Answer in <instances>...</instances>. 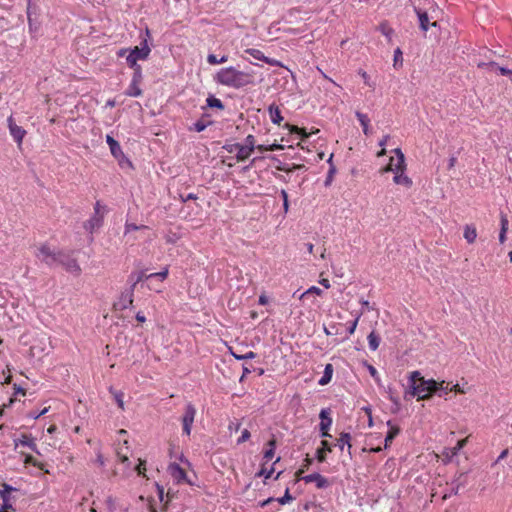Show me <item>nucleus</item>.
<instances>
[{"label":"nucleus","mask_w":512,"mask_h":512,"mask_svg":"<svg viewBox=\"0 0 512 512\" xmlns=\"http://www.w3.org/2000/svg\"><path fill=\"white\" fill-rule=\"evenodd\" d=\"M258 303L259 305H267L269 303V298L263 293L259 296Z\"/></svg>","instance_id":"6e6d98bb"},{"label":"nucleus","mask_w":512,"mask_h":512,"mask_svg":"<svg viewBox=\"0 0 512 512\" xmlns=\"http://www.w3.org/2000/svg\"><path fill=\"white\" fill-rule=\"evenodd\" d=\"M206 105L208 107L218 108L220 110L224 109L223 102L220 99H218V98H216L214 96H210L209 98L206 99Z\"/></svg>","instance_id":"c9c22d12"},{"label":"nucleus","mask_w":512,"mask_h":512,"mask_svg":"<svg viewBox=\"0 0 512 512\" xmlns=\"http://www.w3.org/2000/svg\"><path fill=\"white\" fill-rule=\"evenodd\" d=\"M281 196H282V199H283V208H284V211L286 213L288 211V208H289L288 194H287L286 190H281Z\"/></svg>","instance_id":"8fccbe9b"},{"label":"nucleus","mask_w":512,"mask_h":512,"mask_svg":"<svg viewBox=\"0 0 512 512\" xmlns=\"http://www.w3.org/2000/svg\"><path fill=\"white\" fill-rule=\"evenodd\" d=\"M309 294H315L317 296H321L323 294L322 290L317 286H311L308 288L301 296V299L305 298Z\"/></svg>","instance_id":"79ce46f5"},{"label":"nucleus","mask_w":512,"mask_h":512,"mask_svg":"<svg viewBox=\"0 0 512 512\" xmlns=\"http://www.w3.org/2000/svg\"><path fill=\"white\" fill-rule=\"evenodd\" d=\"M333 446L328 443L326 440L321 441V446L316 450V459L318 462L322 463L326 459V453L331 452Z\"/></svg>","instance_id":"412c9836"},{"label":"nucleus","mask_w":512,"mask_h":512,"mask_svg":"<svg viewBox=\"0 0 512 512\" xmlns=\"http://www.w3.org/2000/svg\"><path fill=\"white\" fill-rule=\"evenodd\" d=\"M243 146H245V148H249V152H250V154H252L256 147V140H255L254 135L249 134L246 137L245 144H243Z\"/></svg>","instance_id":"4c0bfd02"},{"label":"nucleus","mask_w":512,"mask_h":512,"mask_svg":"<svg viewBox=\"0 0 512 512\" xmlns=\"http://www.w3.org/2000/svg\"><path fill=\"white\" fill-rule=\"evenodd\" d=\"M463 237L468 244H473L477 237L475 226L472 224L465 225Z\"/></svg>","instance_id":"cd10ccee"},{"label":"nucleus","mask_w":512,"mask_h":512,"mask_svg":"<svg viewBox=\"0 0 512 512\" xmlns=\"http://www.w3.org/2000/svg\"><path fill=\"white\" fill-rule=\"evenodd\" d=\"M319 283L326 289H329L331 287V283L329 282V280L327 278H321L319 280Z\"/></svg>","instance_id":"bf43d9fd"},{"label":"nucleus","mask_w":512,"mask_h":512,"mask_svg":"<svg viewBox=\"0 0 512 512\" xmlns=\"http://www.w3.org/2000/svg\"><path fill=\"white\" fill-rule=\"evenodd\" d=\"M379 32L388 39V42L392 41L393 35H394V29L389 26L388 21H382L378 25Z\"/></svg>","instance_id":"7c9ffc66"},{"label":"nucleus","mask_w":512,"mask_h":512,"mask_svg":"<svg viewBox=\"0 0 512 512\" xmlns=\"http://www.w3.org/2000/svg\"><path fill=\"white\" fill-rule=\"evenodd\" d=\"M109 393L112 394L116 405L120 410L125 411V402H124V392H121V390H115L114 388H109Z\"/></svg>","instance_id":"c756f323"},{"label":"nucleus","mask_w":512,"mask_h":512,"mask_svg":"<svg viewBox=\"0 0 512 512\" xmlns=\"http://www.w3.org/2000/svg\"><path fill=\"white\" fill-rule=\"evenodd\" d=\"M388 139H389V134L383 135L382 138L379 140L378 145L380 147L384 148Z\"/></svg>","instance_id":"13d9d810"},{"label":"nucleus","mask_w":512,"mask_h":512,"mask_svg":"<svg viewBox=\"0 0 512 512\" xmlns=\"http://www.w3.org/2000/svg\"><path fill=\"white\" fill-rule=\"evenodd\" d=\"M36 256L38 259H40L45 264H47L49 266H53V265L57 264L58 259L60 257H64V252L55 251L47 244H43L38 248Z\"/></svg>","instance_id":"423d86ee"},{"label":"nucleus","mask_w":512,"mask_h":512,"mask_svg":"<svg viewBox=\"0 0 512 512\" xmlns=\"http://www.w3.org/2000/svg\"><path fill=\"white\" fill-rule=\"evenodd\" d=\"M106 142L110 148V152L113 157L118 158L120 155L123 154V151L121 150V145L111 135H106Z\"/></svg>","instance_id":"393cba45"},{"label":"nucleus","mask_w":512,"mask_h":512,"mask_svg":"<svg viewBox=\"0 0 512 512\" xmlns=\"http://www.w3.org/2000/svg\"><path fill=\"white\" fill-rule=\"evenodd\" d=\"M292 500H293V497L290 495V493H289V489H286L284 496H283V497H281V498H278V499H277V502H278L280 505H285V504H287V503L291 502ZM274 501H276V499H274V498H268V499H266V500H264V501L260 502V503H259V506H260V507H265V506H267L268 504H271V503H272V502H274Z\"/></svg>","instance_id":"a878e982"},{"label":"nucleus","mask_w":512,"mask_h":512,"mask_svg":"<svg viewBox=\"0 0 512 512\" xmlns=\"http://www.w3.org/2000/svg\"><path fill=\"white\" fill-rule=\"evenodd\" d=\"M402 62V50L398 47L394 52V67H397L398 65L402 66Z\"/></svg>","instance_id":"37998d69"},{"label":"nucleus","mask_w":512,"mask_h":512,"mask_svg":"<svg viewBox=\"0 0 512 512\" xmlns=\"http://www.w3.org/2000/svg\"><path fill=\"white\" fill-rule=\"evenodd\" d=\"M250 437H251L250 431L248 429H244L242 431L241 437L238 439V444H242V443L248 441L250 439Z\"/></svg>","instance_id":"de8ad7c7"},{"label":"nucleus","mask_w":512,"mask_h":512,"mask_svg":"<svg viewBox=\"0 0 512 512\" xmlns=\"http://www.w3.org/2000/svg\"><path fill=\"white\" fill-rule=\"evenodd\" d=\"M393 153L395 154V156L391 157L390 160H388V163L380 169L381 173L392 172L393 174H396L400 171L407 169L405 156L402 153L401 149L396 148L393 150Z\"/></svg>","instance_id":"39448f33"},{"label":"nucleus","mask_w":512,"mask_h":512,"mask_svg":"<svg viewBox=\"0 0 512 512\" xmlns=\"http://www.w3.org/2000/svg\"><path fill=\"white\" fill-rule=\"evenodd\" d=\"M509 230V220L505 214L500 215V232H499V243L503 245L506 241V233Z\"/></svg>","instance_id":"b1692460"},{"label":"nucleus","mask_w":512,"mask_h":512,"mask_svg":"<svg viewBox=\"0 0 512 512\" xmlns=\"http://www.w3.org/2000/svg\"><path fill=\"white\" fill-rule=\"evenodd\" d=\"M255 149L257 151H259L260 153H263V152L269 151V145L268 146L262 145V144L256 145Z\"/></svg>","instance_id":"680f3d73"},{"label":"nucleus","mask_w":512,"mask_h":512,"mask_svg":"<svg viewBox=\"0 0 512 512\" xmlns=\"http://www.w3.org/2000/svg\"><path fill=\"white\" fill-rule=\"evenodd\" d=\"M415 14L418 15L421 29L426 32L430 27L437 26V19L440 11L437 4L433 0L428 1V8L423 9L420 7L414 8Z\"/></svg>","instance_id":"7ed1b4c3"},{"label":"nucleus","mask_w":512,"mask_h":512,"mask_svg":"<svg viewBox=\"0 0 512 512\" xmlns=\"http://www.w3.org/2000/svg\"><path fill=\"white\" fill-rule=\"evenodd\" d=\"M14 442H15V447H18L19 445H21V446L31 449L32 451H37V445L35 443V440L32 437H30L29 435L22 434L21 437L19 439L15 440Z\"/></svg>","instance_id":"4be33fe9"},{"label":"nucleus","mask_w":512,"mask_h":512,"mask_svg":"<svg viewBox=\"0 0 512 512\" xmlns=\"http://www.w3.org/2000/svg\"><path fill=\"white\" fill-rule=\"evenodd\" d=\"M369 348L372 351H376L379 347L380 337L376 335V332H371L368 337Z\"/></svg>","instance_id":"72a5a7b5"},{"label":"nucleus","mask_w":512,"mask_h":512,"mask_svg":"<svg viewBox=\"0 0 512 512\" xmlns=\"http://www.w3.org/2000/svg\"><path fill=\"white\" fill-rule=\"evenodd\" d=\"M206 60H208V64L218 65L227 62L228 57L224 55L220 59H218L215 54H208V58H206Z\"/></svg>","instance_id":"e433bc0d"},{"label":"nucleus","mask_w":512,"mask_h":512,"mask_svg":"<svg viewBox=\"0 0 512 512\" xmlns=\"http://www.w3.org/2000/svg\"><path fill=\"white\" fill-rule=\"evenodd\" d=\"M368 369H369V372H370L371 376H372L376 381H378V380H379V377H378V372H377L376 368H375L373 365H369V366H368Z\"/></svg>","instance_id":"5fc2aeb1"},{"label":"nucleus","mask_w":512,"mask_h":512,"mask_svg":"<svg viewBox=\"0 0 512 512\" xmlns=\"http://www.w3.org/2000/svg\"><path fill=\"white\" fill-rule=\"evenodd\" d=\"M142 81V72H134L131 83L126 91V95L130 97H139L142 95L140 83Z\"/></svg>","instance_id":"4468645a"},{"label":"nucleus","mask_w":512,"mask_h":512,"mask_svg":"<svg viewBox=\"0 0 512 512\" xmlns=\"http://www.w3.org/2000/svg\"><path fill=\"white\" fill-rule=\"evenodd\" d=\"M388 426L390 429H388V433H386L385 439H384V449H387L390 447L394 441V439L399 435L400 433V427L396 424H394L391 420H388Z\"/></svg>","instance_id":"dca6fc26"},{"label":"nucleus","mask_w":512,"mask_h":512,"mask_svg":"<svg viewBox=\"0 0 512 512\" xmlns=\"http://www.w3.org/2000/svg\"><path fill=\"white\" fill-rule=\"evenodd\" d=\"M393 182L396 185L404 187L405 189H410L413 186V181L407 175L406 170L394 174Z\"/></svg>","instance_id":"f3484780"},{"label":"nucleus","mask_w":512,"mask_h":512,"mask_svg":"<svg viewBox=\"0 0 512 512\" xmlns=\"http://www.w3.org/2000/svg\"><path fill=\"white\" fill-rule=\"evenodd\" d=\"M196 416V408L192 403H188L185 407L184 415L181 419L182 426H183V434L190 436L192 425L194 423Z\"/></svg>","instance_id":"6e6552de"},{"label":"nucleus","mask_w":512,"mask_h":512,"mask_svg":"<svg viewBox=\"0 0 512 512\" xmlns=\"http://www.w3.org/2000/svg\"><path fill=\"white\" fill-rule=\"evenodd\" d=\"M8 509H12L10 504L5 503L0 506V512H9Z\"/></svg>","instance_id":"69168bd1"},{"label":"nucleus","mask_w":512,"mask_h":512,"mask_svg":"<svg viewBox=\"0 0 512 512\" xmlns=\"http://www.w3.org/2000/svg\"><path fill=\"white\" fill-rule=\"evenodd\" d=\"M167 471L171 478L175 480L177 483L189 482L185 469L182 468L177 463L169 464Z\"/></svg>","instance_id":"ddd939ff"},{"label":"nucleus","mask_w":512,"mask_h":512,"mask_svg":"<svg viewBox=\"0 0 512 512\" xmlns=\"http://www.w3.org/2000/svg\"><path fill=\"white\" fill-rule=\"evenodd\" d=\"M291 132L292 133H298V134H301L302 138L305 139V138H308L309 137V133H307L305 131V129H302V128H299V127H295L293 126L292 129H291Z\"/></svg>","instance_id":"09e8293b"},{"label":"nucleus","mask_w":512,"mask_h":512,"mask_svg":"<svg viewBox=\"0 0 512 512\" xmlns=\"http://www.w3.org/2000/svg\"><path fill=\"white\" fill-rule=\"evenodd\" d=\"M138 461L139 462L135 466L134 470L136 471L138 476L145 477V471H146L145 464H146V462L144 460H141V459H139Z\"/></svg>","instance_id":"a19ab883"},{"label":"nucleus","mask_w":512,"mask_h":512,"mask_svg":"<svg viewBox=\"0 0 512 512\" xmlns=\"http://www.w3.org/2000/svg\"><path fill=\"white\" fill-rule=\"evenodd\" d=\"M302 479L306 483L314 482L318 489L329 487V485L331 484V482L327 478L323 477L322 475H320L318 473H313V474L304 476V477H302Z\"/></svg>","instance_id":"2eb2a0df"},{"label":"nucleus","mask_w":512,"mask_h":512,"mask_svg":"<svg viewBox=\"0 0 512 512\" xmlns=\"http://www.w3.org/2000/svg\"><path fill=\"white\" fill-rule=\"evenodd\" d=\"M136 320L140 323H143V322H145L146 318L142 312H138L136 314Z\"/></svg>","instance_id":"0e129e2a"},{"label":"nucleus","mask_w":512,"mask_h":512,"mask_svg":"<svg viewBox=\"0 0 512 512\" xmlns=\"http://www.w3.org/2000/svg\"><path fill=\"white\" fill-rule=\"evenodd\" d=\"M150 53L151 47H149L146 40H144L140 46H135L130 50L126 58L128 66L133 69L134 72H141V67L137 64V61L147 59Z\"/></svg>","instance_id":"20e7f679"},{"label":"nucleus","mask_w":512,"mask_h":512,"mask_svg":"<svg viewBox=\"0 0 512 512\" xmlns=\"http://www.w3.org/2000/svg\"><path fill=\"white\" fill-rule=\"evenodd\" d=\"M450 391H454L455 393H465V390L461 388L459 384H456L450 388Z\"/></svg>","instance_id":"e2e57ef3"},{"label":"nucleus","mask_w":512,"mask_h":512,"mask_svg":"<svg viewBox=\"0 0 512 512\" xmlns=\"http://www.w3.org/2000/svg\"><path fill=\"white\" fill-rule=\"evenodd\" d=\"M147 226L145 225H136L134 223H126L125 225V233H129L131 231H136V230H139V229H146Z\"/></svg>","instance_id":"a18cd8bd"},{"label":"nucleus","mask_w":512,"mask_h":512,"mask_svg":"<svg viewBox=\"0 0 512 512\" xmlns=\"http://www.w3.org/2000/svg\"><path fill=\"white\" fill-rule=\"evenodd\" d=\"M276 448V440L272 439L268 441V449L264 450L263 458L265 462H269L273 459Z\"/></svg>","instance_id":"473e14b6"},{"label":"nucleus","mask_w":512,"mask_h":512,"mask_svg":"<svg viewBox=\"0 0 512 512\" xmlns=\"http://www.w3.org/2000/svg\"><path fill=\"white\" fill-rule=\"evenodd\" d=\"M333 372L334 367L332 364L325 365L323 375L318 381L319 385L324 386L326 384H329L332 380Z\"/></svg>","instance_id":"c85d7f7f"},{"label":"nucleus","mask_w":512,"mask_h":512,"mask_svg":"<svg viewBox=\"0 0 512 512\" xmlns=\"http://www.w3.org/2000/svg\"><path fill=\"white\" fill-rule=\"evenodd\" d=\"M210 124H211L210 121L200 119L197 122H195L194 130H196L198 133H200V131H204L206 129V127L209 126Z\"/></svg>","instance_id":"ea45409f"},{"label":"nucleus","mask_w":512,"mask_h":512,"mask_svg":"<svg viewBox=\"0 0 512 512\" xmlns=\"http://www.w3.org/2000/svg\"><path fill=\"white\" fill-rule=\"evenodd\" d=\"M355 116H356V118H358V122H360V124L363 128V133H365V135H370L371 134L370 119H369L368 115L365 113H362L360 111H356Z\"/></svg>","instance_id":"bb28decb"},{"label":"nucleus","mask_w":512,"mask_h":512,"mask_svg":"<svg viewBox=\"0 0 512 512\" xmlns=\"http://www.w3.org/2000/svg\"><path fill=\"white\" fill-rule=\"evenodd\" d=\"M358 323H359V316L356 317L353 322H351V324H350V326L348 328L349 335H353V333L355 332V329H356V326H357Z\"/></svg>","instance_id":"603ef678"},{"label":"nucleus","mask_w":512,"mask_h":512,"mask_svg":"<svg viewBox=\"0 0 512 512\" xmlns=\"http://www.w3.org/2000/svg\"><path fill=\"white\" fill-rule=\"evenodd\" d=\"M508 453H509V450L501 451V453L499 454L496 462H499L500 460L504 459L507 456Z\"/></svg>","instance_id":"338daca9"},{"label":"nucleus","mask_w":512,"mask_h":512,"mask_svg":"<svg viewBox=\"0 0 512 512\" xmlns=\"http://www.w3.org/2000/svg\"><path fill=\"white\" fill-rule=\"evenodd\" d=\"M103 215H94L92 218L84 222V228L90 233L99 229L103 224Z\"/></svg>","instance_id":"6ab92c4d"},{"label":"nucleus","mask_w":512,"mask_h":512,"mask_svg":"<svg viewBox=\"0 0 512 512\" xmlns=\"http://www.w3.org/2000/svg\"><path fill=\"white\" fill-rule=\"evenodd\" d=\"M168 274H169V270H168V267L166 266L161 272H158V273L146 274L144 271L132 273L129 276V280L132 283V285H131L132 289H134L135 286L143 280L159 279L161 282H163L167 279Z\"/></svg>","instance_id":"0eeeda50"},{"label":"nucleus","mask_w":512,"mask_h":512,"mask_svg":"<svg viewBox=\"0 0 512 512\" xmlns=\"http://www.w3.org/2000/svg\"><path fill=\"white\" fill-rule=\"evenodd\" d=\"M246 53H248L249 55H251L254 59L256 60H260V61H263L264 63L268 64V65H276L277 64V61L276 60H273L269 57H266L262 51H260L259 49H256V48H248L245 50Z\"/></svg>","instance_id":"aec40b11"},{"label":"nucleus","mask_w":512,"mask_h":512,"mask_svg":"<svg viewBox=\"0 0 512 512\" xmlns=\"http://www.w3.org/2000/svg\"><path fill=\"white\" fill-rule=\"evenodd\" d=\"M197 195L194 194V193H189L188 195L184 196V195H181V200L183 202H187L188 200H197Z\"/></svg>","instance_id":"864d4df0"},{"label":"nucleus","mask_w":512,"mask_h":512,"mask_svg":"<svg viewBox=\"0 0 512 512\" xmlns=\"http://www.w3.org/2000/svg\"><path fill=\"white\" fill-rule=\"evenodd\" d=\"M351 436L349 433H341L340 437L337 439V446L341 451H344L345 446L348 448V452L350 453L351 449Z\"/></svg>","instance_id":"2f4dec72"},{"label":"nucleus","mask_w":512,"mask_h":512,"mask_svg":"<svg viewBox=\"0 0 512 512\" xmlns=\"http://www.w3.org/2000/svg\"><path fill=\"white\" fill-rule=\"evenodd\" d=\"M97 462L99 463L100 466H103L105 464L104 457L100 453L97 455Z\"/></svg>","instance_id":"774afa93"},{"label":"nucleus","mask_w":512,"mask_h":512,"mask_svg":"<svg viewBox=\"0 0 512 512\" xmlns=\"http://www.w3.org/2000/svg\"><path fill=\"white\" fill-rule=\"evenodd\" d=\"M335 172H336V169L334 167H331L330 170H328V177H326V180H325L326 186H328L329 183L332 182Z\"/></svg>","instance_id":"3c124183"},{"label":"nucleus","mask_w":512,"mask_h":512,"mask_svg":"<svg viewBox=\"0 0 512 512\" xmlns=\"http://www.w3.org/2000/svg\"><path fill=\"white\" fill-rule=\"evenodd\" d=\"M497 72H499L500 75H512L511 70L505 69L503 67H497Z\"/></svg>","instance_id":"4d7b16f0"},{"label":"nucleus","mask_w":512,"mask_h":512,"mask_svg":"<svg viewBox=\"0 0 512 512\" xmlns=\"http://www.w3.org/2000/svg\"><path fill=\"white\" fill-rule=\"evenodd\" d=\"M283 149V146L280 145V144H272V145H268V151H277V150H281Z\"/></svg>","instance_id":"052dcab7"},{"label":"nucleus","mask_w":512,"mask_h":512,"mask_svg":"<svg viewBox=\"0 0 512 512\" xmlns=\"http://www.w3.org/2000/svg\"><path fill=\"white\" fill-rule=\"evenodd\" d=\"M57 264H61L66 269L67 272H69L70 274H73L75 276H79L81 273V268H80L79 264L77 263V260L65 253H64V257H60L58 259Z\"/></svg>","instance_id":"9b49d317"},{"label":"nucleus","mask_w":512,"mask_h":512,"mask_svg":"<svg viewBox=\"0 0 512 512\" xmlns=\"http://www.w3.org/2000/svg\"><path fill=\"white\" fill-rule=\"evenodd\" d=\"M358 75L362 76L365 84L370 88H374L375 84L371 81L370 76L364 70L358 71Z\"/></svg>","instance_id":"c03bdc74"},{"label":"nucleus","mask_w":512,"mask_h":512,"mask_svg":"<svg viewBox=\"0 0 512 512\" xmlns=\"http://www.w3.org/2000/svg\"><path fill=\"white\" fill-rule=\"evenodd\" d=\"M274 472V469L266 470L264 467L261 468L259 473L257 474L258 477H264V479H269L272 477V474Z\"/></svg>","instance_id":"49530a36"},{"label":"nucleus","mask_w":512,"mask_h":512,"mask_svg":"<svg viewBox=\"0 0 512 512\" xmlns=\"http://www.w3.org/2000/svg\"><path fill=\"white\" fill-rule=\"evenodd\" d=\"M116 455L118 460L123 464L122 475L124 477H129L134 469L131 467L128 455L123 453L121 450H117Z\"/></svg>","instance_id":"a211bd4d"},{"label":"nucleus","mask_w":512,"mask_h":512,"mask_svg":"<svg viewBox=\"0 0 512 512\" xmlns=\"http://www.w3.org/2000/svg\"><path fill=\"white\" fill-rule=\"evenodd\" d=\"M214 80L220 85L241 89L254 83V74L236 70L234 67H226L216 73Z\"/></svg>","instance_id":"f257e3e1"},{"label":"nucleus","mask_w":512,"mask_h":512,"mask_svg":"<svg viewBox=\"0 0 512 512\" xmlns=\"http://www.w3.org/2000/svg\"><path fill=\"white\" fill-rule=\"evenodd\" d=\"M7 123L11 136L17 143V146L20 148L22 145L23 138L26 135V130L15 123L12 115L8 117Z\"/></svg>","instance_id":"9d476101"},{"label":"nucleus","mask_w":512,"mask_h":512,"mask_svg":"<svg viewBox=\"0 0 512 512\" xmlns=\"http://www.w3.org/2000/svg\"><path fill=\"white\" fill-rule=\"evenodd\" d=\"M312 463V459L309 457V455H307V457L305 458V461H304V464L303 466L301 467L300 470H298L295 474L296 478L298 479H302V475L305 473V471L309 468V466L311 465Z\"/></svg>","instance_id":"58836bf2"},{"label":"nucleus","mask_w":512,"mask_h":512,"mask_svg":"<svg viewBox=\"0 0 512 512\" xmlns=\"http://www.w3.org/2000/svg\"><path fill=\"white\" fill-rule=\"evenodd\" d=\"M24 464L33 465L43 471H44V467H45V465L43 463L39 462L33 455H30V454L25 456ZM45 473H48V471L45 470Z\"/></svg>","instance_id":"f704fd0d"},{"label":"nucleus","mask_w":512,"mask_h":512,"mask_svg":"<svg viewBox=\"0 0 512 512\" xmlns=\"http://www.w3.org/2000/svg\"><path fill=\"white\" fill-rule=\"evenodd\" d=\"M228 153H235L236 161H246L251 156L249 148L241 143H227L223 147Z\"/></svg>","instance_id":"1a4fd4ad"},{"label":"nucleus","mask_w":512,"mask_h":512,"mask_svg":"<svg viewBox=\"0 0 512 512\" xmlns=\"http://www.w3.org/2000/svg\"><path fill=\"white\" fill-rule=\"evenodd\" d=\"M444 381L438 383L435 380H426L419 371H412L409 374V394L418 400H425L441 389Z\"/></svg>","instance_id":"f03ea898"},{"label":"nucleus","mask_w":512,"mask_h":512,"mask_svg":"<svg viewBox=\"0 0 512 512\" xmlns=\"http://www.w3.org/2000/svg\"><path fill=\"white\" fill-rule=\"evenodd\" d=\"M319 418L321 420L319 424L321 437H331L329 429L332 426L333 420L331 417H329V410L322 409L320 411Z\"/></svg>","instance_id":"f8f14e48"},{"label":"nucleus","mask_w":512,"mask_h":512,"mask_svg":"<svg viewBox=\"0 0 512 512\" xmlns=\"http://www.w3.org/2000/svg\"><path fill=\"white\" fill-rule=\"evenodd\" d=\"M268 115H270L271 121L276 125H280L283 121L281 110L277 104H271L268 106Z\"/></svg>","instance_id":"5701e85b"}]
</instances>
